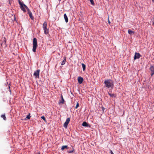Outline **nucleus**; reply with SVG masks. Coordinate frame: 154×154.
Wrapping results in <instances>:
<instances>
[{
  "label": "nucleus",
  "instance_id": "obj_1",
  "mask_svg": "<svg viewBox=\"0 0 154 154\" xmlns=\"http://www.w3.org/2000/svg\"><path fill=\"white\" fill-rule=\"evenodd\" d=\"M104 83L105 84V87L107 88H112L114 86L113 82L111 79L105 80L104 82Z\"/></svg>",
  "mask_w": 154,
  "mask_h": 154
},
{
  "label": "nucleus",
  "instance_id": "obj_2",
  "mask_svg": "<svg viewBox=\"0 0 154 154\" xmlns=\"http://www.w3.org/2000/svg\"><path fill=\"white\" fill-rule=\"evenodd\" d=\"M37 39L35 38H33V48L32 51L34 52L36 51V49L37 47Z\"/></svg>",
  "mask_w": 154,
  "mask_h": 154
},
{
  "label": "nucleus",
  "instance_id": "obj_3",
  "mask_svg": "<svg viewBox=\"0 0 154 154\" xmlns=\"http://www.w3.org/2000/svg\"><path fill=\"white\" fill-rule=\"evenodd\" d=\"M42 27L44 31V33L45 34H47L48 33V29L47 28V23L46 21H45L42 25Z\"/></svg>",
  "mask_w": 154,
  "mask_h": 154
},
{
  "label": "nucleus",
  "instance_id": "obj_4",
  "mask_svg": "<svg viewBox=\"0 0 154 154\" xmlns=\"http://www.w3.org/2000/svg\"><path fill=\"white\" fill-rule=\"evenodd\" d=\"M18 2L19 5H20V8L21 10H22L25 13L26 12V8L25 7L24 5H25L23 3L21 2L20 0H19Z\"/></svg>",
  "mask_w": 154,
  "mask_h": 154
},
{
  "label": "nucleus",
  "instance_id": "obj_5",
  "mask_svg": "<svg viewBox=\"0 0 154 154\" xmlns=\"http://www.w3.org/2000/svg\"><path fill=\"white\" fill-rule=\"evenodd\" d=\"M40 70L38 69L35 71L33 74V75L36 78H39V77Z\"/></svg>",
  "mask_w": 154,
  "mask_h": 154
},
{
  "label": "nucleus",
  "instance_id": "obj_6",
  "mask_svg": "<svg viewBox=\"0 0 154 154\" xmlns=\"http://www.w3.org/2000/svg\"><path fill=\"white\" fill-rule=\"evenodd\" d=\"M70 121V118H67L66 122L64 123L63 126L65 128H67L68 125V124L69 123V122Z\"/></svg>",
  "mask_w": 154,
  "mask_h": 154
},
{
  "label": "nucleus",
  "instance_id": "obj_7",
  "mask_svg": "<svg viewBox=\"0 0 154 154\" xmlns=\"http://www.w3.org/2000/svg\"><path fill=\"white\" fill-rule=\"evenodd\" d=\"M141 56L138 53H135L134 56V60H136L137 59H139Z\"/></svg>",
  "mask_w": 154,
  "mask_h": 154
},
{
  "label": "nucleus",
  "instance_id": "obj_8",
  "mask_svg": "<svg viewBox=\"0 0 154 154\" xmlns=\"http://www.w3.org/2000/svg\"><path fill=\"white\" fill-rule=\"evenodd\" d=\"M149 69L151 72V76H152L154 74V67L152 66H151Z\"/></svg>",
  "mask_w": 154,
  "mask_h": 154
},
{
  "label": "nucleus",
  "instance_id": "obj_9",
  "mask_svg": "<svg viewBox=\"0 0 154 154\" xmlns=\"http://www.w3.org/2000/svg\"><path fill=\"white\" fill-rule=\"evenodd\" d=\"M78 81L79 83L81 84L83 81V79L82 77L81 76L78 77Z\"/></svg>",
  "mask_w": 154,
  "mask_h": 154
},
{
  "label": "nucleus",
  "instance_id": "obj_10",
  "mask_svg": "<svg viewBox=\"0 0 154 154\" xmlns=\"http://www.w3.org/2000/svg\"><path fill=\"white\" fill-rule=\"evenodd\" d=\"M64 17L65 20V21L66 23H67L68 22V17L66 14H65L64 15Z\"/></svg>",
  "mask_w": 154,
  "mask_h": 154
},
{
  "label": "nucleus",
  "instance_id": "obj_11",
  "mask_svg": "<svg viewBox=\"0 0 154 154\" xmlns=\"http://www.w3.org/2000/svg\"><path fill=\"white\" fill-rule=\"evenodd\" d=\"M128 33L131 35H133L134 34V31H132L130 29H129L128 30Z\"/></svg>",
  "mask_w": 154,
  "mask_h": 154
},
{
  "label": "nucleus",
  "instance_id": "obj_12",
  "mask_svg": "<svg viewBox=\"0 0 154 154\" xmlns=\"http://www.w3.org/2000/svg\"><path fill=\"white\" fill-rule=\"evenodd\" d=\"M64 60L62 61V63H61L62 65H64L66 61V57H64Z\"/></svg>",
  "mask_w": 154,
  "mask_h": 154
},
{
  "label": "nucleus",
  "instance_id": "obj_13",
  "mask_svg": "<svg viewBox=\"0 0 154 154\" xmlns=\"http://www.w3.org/2000/svg\"><path fill=\"white\" fill-rule=\"evenodd\" d=\"M66 148L68 149V146L66 145L63 146H62L61 150H63L64 149H65Z\"/></svg>",
  "mask_w": 154,
  "mask_h": 154
},
{
  "label": "nucleus",
  "instance_id": "obj_14",
  "mask_svg": "<svg viewBox=\"0 0 154 154\" xmlns=\"http://www.w3.org/2000/svg\"><path fill=\"white\" fill-rule=\"evenodd\" d=\"M1 117L4 120H6V118L5 116V114L3 115H2L1 116Z\"/></svg>",
  "mask_w": 154,
  "mask_h": 154
},
{
  "label": "nucleus",
  "instance_id": "obj_15",
  "mask_svg": "<svg viewBox=\"0 0 154 154\" xmlns=\"http://www.w3.org/2000/svg\"><path fill=\"white\" fill-rule=\"evenodd\" d=\"M82 125L83 126L87 127V126H88V124L86 122H84L82 123Z\"/></svg>",
  "mask_w": 154,
  "mask_h": 154
},
{
  "label": "nucleus",
  "instance_id": "obj_16",
  "mask_svg": "<svg viewBox=\"0 0 154 154\" xmlns=\"http://www.w3.org/2000/svg\"><path fill=\"white\" fill-rule=\"evenodd\" d=\"M108 94L111 97H116V95L114 94H111L109 92H108Z\"/></svg>",
  "mask_w": 154,
  "mask_h": 154
},
{
  "label": "nucleus",
  "instance_id": "obj_17",
  "mask_svg": "<svg viewBox=\"0 0 154 154\" xmlns=\"http://www.w3.org/2000/svg\"><path fill=\"white\" fill-rule=\"evenodd\" d=\"M82 66L83 70L85 71V68H86L85 65V64H84V63H82Z\"/></svg>",
  "mask_w": 154,
  "mask_h": 154
},
{
  "label": "nucleus",
  "instance_id": "obj_18",
  "mask_svg": "<svg viewBox=\"0 0 154 154\" xmlns=\"http://www.w3.org/2000/svg\"><path fill=\"white\" fill-rule=\"evenodd\" d=\"M61 98L62 100H61V103H62V104H63L64 103V99L63 98V96L62 95H61Z\"/></svg>",
  "mask_w": 154,
  "mask_h": 154
},
{
  "label": "nucleus",
  "instance_id": "obj_19",
  "mask_svg": "<svg viewBox=\"0 0 154 154\" xmlns=\"http://www.w3.org/2000/svg\"><path fill=\"white\" fill-rule=\"evenodd\" d=\"M29 16L30 17L31 19H32V20H33L34 17H33L32 16V14H29Z\"/></svg>",
  "mask_w": 154,
  "mask_h": 154
},
{
  "label": "nucleus",
  "instance_id": "obj_20",
  "mask_svg": "<svg viewBox=\"0 0 154 154\" xmlns=\"http://www.w3.org/2000/svg\"><path fill=\"white\" fill-rule=\"evenodd\" d=\"M79 106V102H77L75 108V109H77Z\"/></svg>",
  "mask_w": 154,
  "mask_h": 154
},
{
  "label": "nucleus",
  "instance_id": "obj_21",
  "mask_svg": "<svg viewBox=\"0 0 154 154\" xmlns=\"http://www.w3.org/2000/svg\"><path fill=\"white\" fill-rule=\"evenodd\" d=\"M24 6H25V7L26 8L28 12L30 11V10H29V9L28 8L26 5H24Z\"/></svg>",
  "mask_w": 154,
  "mask_h": 154
},
{
  "label": "nucleus",
  "instance_id": "obj_22",
  "mask_svg": "<svg viewBox=\"0 0 154 154\" xmlns=\"http://www.w3.org/2000/svg\"><path fill=\"white\" fill-rule=\"evenodd\" d=\"M30 113H29V115H28L26 117V119H29L31 117V116H30Z\"/></svg>",
  "mask_w": 154,
  "mask_h": 154
},
{
  "label": "nucleus",
  "instance_id": "obj_23",
  "mask_svg": "<svg viewBox=\"0 0 154 154\" xmlns=\"http://www.w3.org/2000/svg\"><path fill=\"white\" fill-rule=\"evenodd\" d=\"M41 118L43 119L45 122H46V120L45 119V117L44 116H42L41 117Z\"/></svg>",
  "mask_w": 154,
  "mask_h": 154
},
{
  "label": "nucleus",
  "instance_id": "obj_24",
  "mask_svg": "<svg viewBox=\"0 0 154 154\" xmlns=\"http://www.w3.org/2000/svg\"><path fill=\"white\" fill-rule=\"evenodd\" d=\"M90 2L92 5H94V3L93 1V0H90Z\"/></svg>",
  "mask_w": 154,
  "mask_h": 154
},
{
  "label": "nucleus",
  "instance_id": "obj_25",
  "mask_svg": "<svg viewBox=\"0 0 154 154\" xmlns=\"http://www.w3.org/2000/svg\"><path fill=\"white\" fill-rule=\"evenodd\" d=\"M28 14L29 15V14H32L31 12L30 11L28 12Z\"/></svg>",
  "mask_w": 154,
  "mask_h": 154
},
{
  "label": "nucleus",
  "instance_id": "obj_26",
  "mask_svg": "<svg viewBox=\"0 0 154 154\" xmlns=\"http://www.w3.org/2000/svg\"><path fill=\"white\" fill-rule=\"evenodd\" d=\"M110 154H114L111 150H110Z\"/></svg>",
  "mask_w": 154,
  "mask_h": 154
},
{
  "label": "nucleus",
  "instance_id": "obj_27",
  "mask_svg": "<svg viewBox=\"0 0 154 154\" xmlns=\"http://www.w3.org/2000/svg\"><path fill=\"white\" fill-rule=\"evenodd\" d=\"M108 23L109 24H110V22L109 21V19H108Z\"/></svg>",
  "mask_w": 154,
  "mask_h": 154
},
{
  "label": "nucleus",
  "instance_id": "obj_28",
  "mask_svg": "<svg viewBox=\"0 0 154 154\" xmlns=\"http://www.w3.org/2000/svg\"><path fill=\"white\" fill-rule=\"evenodd\" d=\"M73 152V151H70V152H69V153H72V152Z\"/></svg>",
  "mask_w": 154,
  "mask_h": 154
},
{
  "label": "nucleus",
  "instance_id": "obj_29",
  "mask_svg": "<svg viewBox=\"0 0 154 154\" xmlns=\"http://www.w3.org/2000/svg\"><path fill=\"white\" fill-rule=\"evenodd\" d=\"M152 2H154V0H152Z\"/></svg>",
  "mask_w": 154,
  "mask_h": 154
},
{
  "label": "nucleus",
  "instance_id": "obj_30",
  "mask_svg": "<svg viewBox=\"0 0 154 154\" xmlns=\"http://www.w3.org/2000/svg\"><path fill=\"white\" fill-rule=\"evenodd\" d=\"M9 3L10 4V1H9Z\"/></svg>",
  "mask_w": 154,
  "mask_h": 154
},
{
  "label": "nucleus",
  "instance_id": "obj_31",
  "mask_svg": "<svg viewBox=\"0 0 154 154\" xmlns=\"http://www.w3.org/2000/svg\"><path fill=\"white\" fill-rule=\"evenodd\" d=\"M153 25H154V22H153Z\"/></svg>",
  "mask_w": 154,
  "mask_h": 154
},
{
  "label": "nucleus",
  "instance_id": "obj_32",
  "mask_svg": "<svg viewBox=\"0 0 154 154\" xmlns=\"http://www.w3.org/2000/svg\"><path fill=\"white\" fill-rule=\"evenodd\" d=\"M102 109H104V108H103V107H102Z\"/></svg>",
  "mask_w": 154,
  "mask_h": 154
},
{
  "label": "nucleus",
  "instance_id": "obj_33",
  "mask_svg": "<svg viewBox=\"0 0 154 154\" xmlns=\"http://www.w3.org/2000/svg\"><path fill=\"white\" fill-rule=\"evenodd\" d=\"M9 1H10V0H9Z\"/></svg>",
  "mask_w": 154,
  "mask_h": 154
}]
</instances>
